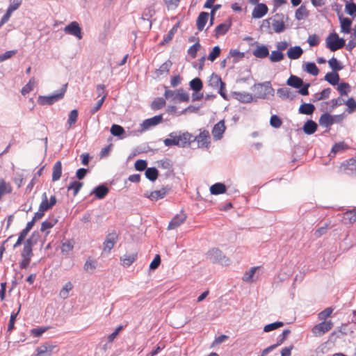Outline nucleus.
<instances>
[{"label":"nucleus","mask_w":356,"mask_h":356,"mask_svg":"<svg viewBox=\"0 0 356 356\" xmlns=\"http://www.w3.org/2000/svg\"><path fill=\"white\" fill-rule=\"evenodd\" d=\"M168 136L169 138L163 140L164 145L167 147H185L192 143L193 135L187 131H173L169 134Z\"/></svg>","instance_id":"f257e3e1"},{"label":"nucleus","mask_w":356,"mask_h":356,"mask_svg":"<svg viewBox=\"0 0 356 356\" xmlns=\"http://www.w3.org/2000/svg\"><path fill=\"white\" fill-rule=\"evenodd\" d=\"M67 83L62 86V87L57 92L48 96H39L38 98V102L40 105H52L56 102L61 100L67 91Z\"/></svg>","instance_id":"f03ea898"},{"label":"nucleus","mask_w":356,"mask_h":356,"mask_svg":"<svg viewBox=\"0 0 356 356\" xmlns=\"http://www.w3.org/2000/svg\"><path fill=\"white\" fill-rule=\"evenodd\" d=\"M252 90L255 98L263 99H266L269 95L273 96L275 92L270 81L254 84Z\"/></svg>","instance_id":"7ed1b4c3"},{"label":"nucleus","mask_w":356,"mask_h":356,"mask_svg":"<svg viewBox=\"0 0 356 356\" xmlns=\"http://www.w3.org/2000/svg\"><path fill=\"white\" fill-rule=\"evenodd\" d=\"M207 259L212 263L228 266L229 259L218 248H212L207 253Z\"/></svg>","instance_id":"20e7f679"},{"label":"nucleus","mask_w":356,"mask_h":356,"mask_svg":"<svg viewBox=\"0 0 356 356\" xmlns=\"http://www.w3.org/2000/svg\"><path fill=\"white\" fill-rule=\"evenodd\" d=\"M325 42L326 47L331 51L339 50L346 45V40L342 38H339L336 33L329 34L325 39Z\"/></svg>","instance_id":"39448f33"},{"label":"nucleus","mask_w":356,"mask_h":356,"mask_svg":"<svg viewBox=\"0 0 356 356\" xmlns=\"http://www.w3.org/2000/svg\"><path fill=\"white\" fill-rule=\"evenodd\" d=\"M39 237L38 233L34 232L31 236L24 243L23 250L21 253L22 258H30L33 256V246L36 244Z\"/></svg>","instance_id":"423d86ee"},{"label":"nucleus","mask_w":356,"mask_h":356,"mask_svg":"<svg viewBox=\"0 0 356 356\" xmlns=\"http://www.w3.org/2000/svg\"><path fill=\"white\" fill-rule=\"evenodd\" d=\"M164 96L166 99H172L179 102H188L189 101V95L184 92L183 88L177 90H165Z\"/></svg>","instance_id":"0eeeda50"},{"label":"nucleus","mask_w":356,"mask_h":356,"mask_svg":"<svg viewBox=\"0 0 356 356\" xmlns=\"http://www.w3.org/2000/svg\"><path fill=\"white\" fill-rule=\"evenodd\" d=\"M284 15L282 13H277L270 17L272 22V29L274 32L280 33L285 30L286 26L284 21Z\"/></svg>","instance_id":"6e6552de"},{"label":"nucleus","mask_w":356,"mask_h":356,"mask_svg":"<svg viewBox=\"0 0 356 356\" xmlns=\"http://www.w3.org/2000/svg\"><path fill=\"white\" fill-rule=\"evenodd\" d=\"M332 327L333 323L331 321H325L316 325L312 331L314 336L321 337L330 331Z\"/></svg>","instance_id":"1a4fd4ad"},{"label":"nucleus","mask_w":356,"mask_h":356,"mask_svg":"<svg viewBox=\"0 0 356 356\" xmlns=\"http://www.w3.org/2000/svg\"><path fill=\"white\" fill-rule=\"evenodd\" d=\"M58 350V347L55 344L46 343L37 349V356H51L52 354L57 353Z\"/></svg>","instance_id":"9d476101"},{"label":"nucleus","mask_w":356,"mask_h":356,"mask_svg":"<svg viewBox=\"0 0 356 356\" xmlns=\"http://www.w3.org/2000/svg\"><path fill=\"white\" fill-rule=\"evenodd\" d=\"M197 141L199 147L208 148L210 145V135L207 130L201 131L198 136H193L192 142Z\"/></svg>","instance_id":"9b49d317"},{"label":"nucleus","mask_w":356,"mask_h":356,"mask_svg":"<svg viewBox=\"0 0 356 356\" xmlns=\"http://www.w3.org/2000/svg\"><path fill=\"white\" fill-rule=\"evenodd\" d=\"M163 121V115H155L152 118L145 120L140 124L141 131H145L155 127Z\"/></svg>","instance_id":"f8f14e48"},{"label":"nucleus","mask_w":356,"mask_h":356,"mask_svg":"<svg viewBox=\"0 0 356 356\" xmlns=\"http://www.w3.org/2000/svg\"><path fill=\"white\" fill-rule=\"evenodd\" d=\"M63 31L65 33L74 35L79 40L83 37L81 29L79 23L76 22H70L64 28Z\"/></svg>","instance_id":"ddd939ff"},{"label":"nucleus","mask_w":356,"mask_h":356,"mask_svg":"<svg viewBox=\"0 0 356 356\" xmlns=\"http://www.w3.org/2000/svg\"><path fill=\"white\" fill-rule=\"evenodd\" d=\"M118 240V236L117 233L113 231L109 233L103 243V250L104 252H110L111 250L113 248L115 244L117 243Z\"/></svg>","instance_id":"4468645a"},{"label":"nucleus","mask_w":356,"mask_h":356,"mask_svg":"<svg viewBox=\"0 0 356 356\" xmlns=\"http://www.w3.org/2000/svg\"><path fill=\"white\" fill-rule=\"evenodd\" d=\"M334 118L342 120L341 115H331L327 113H323L319 118V124L324 127H329L334 123Z\"/></svg>","instance_id":"2eb2a0df"},{"label":"nucleus","mask_w":356,"mask_h":356,"mask_svg":"<svg viewBox=\"0 0 356 356\" xmlns=\"http://www.w3.org/2000/svg\"><path fill=\"white\" fill-rule=\"evenodd\" d=\"M56 204V198L54 195L51 196L49 200H48L47 193H44L42 194V200L39 208L41 211H46L51 209Z\"/></svg>","instance_id":"dca6fc26"},{"label":"nucleus","mask_w":356,"mask_h":356,"mask_svg":"<svg viewBox=\"0 0 356 356\" xmlns=\"http://www.w3.org/2000/svg\"><path fill=\"white\" fill-rule=\"evenodd\" d=\"M171 188L168 186L163 187L160 190L151 192L149 195H145L152 201H157L163 199L170 191Z\"/></svg>","instance_id":"f3484780"},{"label":"nucleus","mask_w":356,"mask_h":356,"mask_svg":"<svg viewBox=\"0 0 356 356\" xmlns=\"http://www.w3.org/2000/svg\"><path fill=\"white\" fill-rule=\"evenodd\" d=\"M225 129L224 120H220L216 124L211 131L213 139L215 140H220L222 138Z\"/></svg>","instance_id":"a211bd4d"},{"label":"nucleus","mask_w":356,"mask_h":356,"mask_svg":"<svg viewBox=\"0 0 356 356\" xmlns=\"http://www.w3.org/2000/svg\"><path fill=\"white\" fill-rule=\"evenodd\" d=\"M186 218V215L184 212L181 211L171 220V221L169 222L168 229H174L179 227L182 223H184Z\"/></svg>","instance_id":"6ab92c4d"},{"label":"nucleus","mask_w":356,"mask_h":356,"mask_svg":"<svg viewBox=\"0 0 356 356\" xmlns=\"http://www.w3.org/2000/svg\"><path fill=\"white\" fill-rule=\"evenodd\" d=\"M268 11V8L265 3H257L252 10V17L254 19L261 18L267 14Z\"/></svg>","instance_id":"aec40b11"},{"label":"nucleus","mask_w":356,"mask_h":356,"mask_svg":"<svg viewBox=\"0 0 356 356\" xmlns=\"http://www.w3.org/2000/svg\"><path fill=\"white\" fill-rule=\"evenodd\" d=\"M232 96L241 103H250L253 101V96L248 92H232Z\"/></svg>","instance_id":"412c9836"},{"label":"nucleus","mask_w":356,"mask_h":356,"mask_svg":"<svg viewBox=\"0 0 356 356\" xmlns=\"http://www.w3.org/2000/svg\"><path fill=\"white\" fill-rule=\"evenodd\" d=\"M252 54L258 58H264L269 56V50L266 45L259 44L252 51Z\"/></svg>","instance_id":"4be33fe9"},{"label":"nucleus","mask_w":356,"mask_h":356,"mask_svg":"<svg viewBox=\"0 0 356 356\" xmlns=\"http://www.w3.org/2000/svg\"><path fill=\"white\" fill-rule=\"evenodd\" d=\"M108 192L109 190L108 187L104 184H101L95 187L90 193V195L94 194L97 198L103 199Z\"/></svg>","instance_id":"5701e85b"},{"label":"nucleus","mask_w":356,"mask_h":356,"mask_svg":"<svg viewBox=\"0 0 356 356\" xmlns=\"http://www.w3.org/2000/svg\"><path fill=\"white\" fill-rule=\"evenodd\" d=\"M339 19L341 24V31L344 33H349L350 32L352 19L348 17H343L342 15H339Z\"/></svg>","instance_id":"b1692460"},{"label":"nucleus","mask_w":356,"mask_h":356,"mask_svg":"<svg viewBox=\"0 0 356 356\" xmlns=\"http://www.w3.org/2000/svg\"><path fill=\"white\" fill-rule=\"evenodd\" d=\"M209 19V13L207 12H201L197 17V21H196V26L197 29L199 31H202L207 21Z\"/></svg>","instance_id":"393cba45"},{"label":"nucleus","mask_w":356,"mask_h":356,"mask_svg":"<svg viewBox=\"0 0 356 356\" xmlns=\"http://www.w3.org/2000/svg\"><path fill=\"white\" fill-rule=\"evenodd\" d=\"M303 53L302 48L300 46H295L290 47L287 51V56L292 60L299 58Z\"/></svg>","instance_id":"a878e982"},{"label":"nucleus","mask_w":356,"mask_h":356,"mask_svg":"<svg viewBox=\"0 0 356 356\" xmlns=\"http://www.w3.org/2000/svg\"><path fill=\"white\" fill-rule=\"evenodd\" d=\"M231 26V22H227L222 23L217 26L215 29V37L218 38L220 35H223L229 31Z\"/></svg>","instance_id":"bb28decb"},{"label":"nucleus","mask_w":356,"mask_h":356,"mask_svg":"<svg viewBox=\"0 0 356 356\" xmlns=\"http://www.w3.org/2000/svg\"><path fill=\"white\" fill-rule=\"evenodd\" d=\"M303 80L296 75H291L286 81V84L288 86L296 89L301 87L303 85Z\"/></svg>","instance_id":"cd10ccee"},{"label":"nucleus","mask_w":356,"mask_h":356,"mask_svg":"<svg viewBox=\"0 0 356 356\" xmlns=\"http://www.w3.org/2000/svg\"><path fill=\"white\" fill-rule=\"evenodd\" d=\"M332 90L330 88H327L324 90H323L321 92H317L313 95V97L312 99V101L313 102L326 99H328L330 94H331Z\"/></svg>","instance_id":"c85d7f7f"},{"label":"nucleus","mask_w":356,"mask_h":356,"mask_svg":"<svg viewBox=\"0 0 356 356\" xmlns=\"http://www.w3.org/2000/svg\"><path fill=\"white\" fill-rule=\"evenodd\" d=\"M344 223L353 224L356 221V208L348 210L343 214Z\"/></svg>","instance_id":"c756f323"},{"label":"nucleus","mask_w":356,"mask_h":356,"mask_svg":"<svg viewBox=\"0 0 356 356\" xmlns=\"http://www.w3.org/2000/svg\"><path fill=\"white\" fill-rule=\"evenodd\" d=\"M172 63L170 60H166L163 63L159 69L155 71V74L157 77L163 76L168 73Z\"/></svg>","instance_id":"7c9ffc66"},{"label":"nucleus","mask_w":356,"mask_h":356,"mask_svg":"<svg viewBox=\"0 0 356 356\" xmlns=\"http://www.w3.org/2000/svg\"><path fill=\"white\" fill-rule=\"evenodd\" d=\"M209 84L214 88L220 86L225 87V83L222 81L220 76L214 73L211 75L209 80Z\"/></svg>","instance_id":"2f4dec72"},{"label":"nucleus","mask_w":356,"mask_h":356,"mask_svg":"<svg viewBox=\"0 0 356 356\" xmlns=\"http://www.w3.org/2000/svg\"><path fill=\"white\" fill-rule=\"evenodd\" d=\"M302 129L306 134H313L317 129V124L314 121L309 120L305 123Z\"/></svg>","instance_id":"473e14b6"},{"label":"nucleus","mask_w":356,"mask_h":356,"mask_svg":"<svg viewBox=\"0 0 356 356\" xmlns=\"http://www.w3.org/2000/svg\"><path fill=\"white\" fill-rule=\"evenodd\" d=\"M226 191V186L222 183H216L210 187L211 193L215 195L223 194Z\"/></svg>","instance_id":"72a5a7b5"},{"label":"nucleus","mask_w":356,"mask_h":356,"mask_svg":"<svg viewBox=\"0 0 356 356\" xmlns=\"http://www.w3.org/2000/svg\"><path fill=\"white\" fill-rule=\"evenodd\" d=\"M324 79L326 81H327L330 84H331L332 86H336V85L339 84L340 78H339V75L337 72H327L325 74Z\"/></svg>","instance_id":"f704fd0d"},{"label":"nucleus","mask_w":356,"mask_h":356,"mask_svg":"<svg viewBox=\"0 0 356 356\" xmlns=\"http://www.w3.org/2000/svg\"><path fill=\"white\" fill-rule=\"evenodd\" d=\"M62 174V164L60 161L55 163L53 166V172H52V181H58Z\"/></svg>","instance_id":"c9c22d12"},{"label":"nucleus","mask_w":356,"mask_h":356,"mask_svg":"<svg viewBox=\"0 0 356 356\" xmlns=\"http://www.w3.org/2000/svg\"><path fill=\"white\" fill-rule=\"evenodd\" d=\"M315 111V106L311 103H304L299 107L298 111L301 114L312 115Z\"/></svg>","instance_id":"e433bc0d"},{"label":"nucleus","mask_w":356,"mask_h":356,"mask_svg":"<svg viewBox=\"0 0 356 356\" xmlns=\"http://www.w3.org/2000/svg\"><path fill=\"white\" fill-rule=\"evenodd\" d=\"M309 15V12L304 5H301L295 13V17L298 20L306 19Z\"/></svg>","instance_id":"4c0bfd02"},{"label":"nucleus","mask_w":356,"mask_h":356,"mask_svg":"<svg viewBox=\"0 0 356 356\" xmlns=\"http://www.w3.org/2000/svg\"><path fill=\"white\" fill-rule=\"evenodd\" d=\"M347 148V145L345 144L343 142H340L335 143L332 147L330 154H329L330 156H334V155L337 153L342 152Z\"/></svg>","instance_id":"58836bf2"},{"label":"nucleus","mask_w":356,"mask_h":356,"mask_svg":"<svg viewBox=\"0 0 356 356\" xmlns=\"http://www.w3.org/2000/svg\"><path fill=\"white\" fill-rule=\"evenodd\" d=\"M345 1V12L353 17L356 13V3L353 2V0H344Z\"/></svg>","instance_id":"ea45409f"},{"label":"nucleus","mask_w":356,"mask_h":356,"mask_svg":"<svg viewBox=\"0 0 356 356\" xmlns=\"http://www.w3.org/2000/svg\"><path fill=\"white\" fill-rule=\"evenodd\" d=\"M145 177L151 181H154L158 178L159 172L154 167L147 168L145 170Z\"/></svg>","instance_id":"a19ab883"},{"label":"nucleus","mask_w":356,"mask_h":356,"mask_svg":"<svg viewBox=\"0 0 356 356\" xmlns=\"http://www.w3.org/2000/svg\"><path fill=\"white\" fill-rule=\"evenodd\" d=\"M277 95L283 99H293L295 95H292L290 88H280L277 90Z\"/></svg>","instance_id":"79ce46f5"},{"label":"nucleus","mask_w":356,"mask_h":356,"mask_svg":"<svg viewBox=\"0 0 356 356\" xmlns=\"http://www.w3.org/2000/svg\"><path fill=\"white\" fill-rule=\"evenodd\" d=\"M189 86L194 92H199L202 90L203 83L200 78L196 77L190 81Z\"/></svg>","instance_id":"37998d69"},{"label":"nucleus","mask_w":356,"mask_h":356,"mask_svg":"<svg viewBox=\"0 0 356 356\" xmlns=\"http://www.w3.org/2000/svg\"><path fill=\"white\" fill-rule=\"evenodd\" d=\"M328 64L334 72H337L343 69L341 63L334 57H332L328 60Z\"/></svg>","instance_id":"c03bdc74"},{"label":"nucleus","mask_w":356,"mask_h":356,"mask_svg":"<svg viewBox=\"0 0 356 356\" xmlns=\"http://www.w3.org/2000/svg\"><path fill=\"white\" fill-rule=\"evenodd\" d=\"M284 58V54L278 50L272 51L269 55V59L272 63H277L282 61Z\"/></svg>","instance_id":"a18cd8bd"},{"label":"nucleus","mask_w":356,"mask_h":356,"mask_svg":"<svg viewBox=\"0 0 356 356\" xmlns=\"http://www.w3.org/2000/svg\"><path fill=\"white\" fill-rule=\"evenodd\" d=\"M73 286L70 282H67L61 289L59 296L63 299H66L69 296V292L72 289Z\"/></svg>","instance_id":"49530a36"},{"label":"nucleus","mask_w":356,"mask_h":356,"mask_svg":"<svg viewBox=\"0 0 356 356\" xmlns=\"http://www.w3.org/2000/svg\"><path fill=\"white\" fill-rule=\"evenodd\" d=\"M350 86L348 83H341L338 84L337 90L340 94V96H347L350 92Z\"/></svg>","instance_id":"de8ad7c7"},{"label":"nucleus","mask_w":356,"mask_h":356,"mask_svg":"<svg viewBox=\"0 0 356 356\" xmlns=\"http://www.w3.org/2000/svg\"><path fill=\"white\" fill-rule=\"evenodd\" d=\"M346 106V112L348 113H353L356 112V101L353 97L348 98L345 101L344 104Z\"/></svg>","instance_id":"09e8293b"},{"label":"nucleus","mask_w":356,"mask_h":356,"mask_svg":"<svg viewBox=\"0 0 356 356\" xmlns=\"http://www.w3.org/2000/svg\"><path fill=\"white\" fill-rule=\"evenodd\" d=\"M258 268L259 267L257 266L252 267L248 271L244 273L242 280L246 282H252V277Z\"/></svg>","instance_id":"8fccbe9b"},{"label":"nucleus","mask_w":356,"mask_h":356,"mask_svg":"<svg viewBox=\"0 0 356 356\" xmlns=\"http://www.w3.org/2000/svg\"><path fill=\"white\" fill-rule=\"evenodd\" d=\"M305 71L313 75L316 76L319 72V70L314 63H307L305 64Z\"/></svg>","instance_id":"3c124183"},{"label":"nucleus","mask_w":356,"mask_h":356,"mask_svg":"<svg viewBox=\"0 0 356 356\" xmlns=\"http://www.w3.org/2000/svg\"><path fill=\"white\" fill-rule=\"evenodd\" d=\"M20 309H21V305L19 304L17 311L16 312H13L11 313L9 323L8 325V332H10L13 330L14 326H15V322L16 318L20 311Z\"/></svg>","instance_id":"603ef678"},{"label":"nucleus","mask_w":356,"mask_h":356,"mask_svg":"<svg viewBox=\"0 0 356 356\" xmlns=\"http://www.w3.org/2000/svg\"><path fill=\"white\" fill-rule=\"evenodd\" d=\"M272 26V22L271 19L268 18L264 20H263L262 24L261 25V29L263 31H265L268 33L271 34L273 33V29L271 28Z\"/></svg>","instance_id":"864d4df0"},{"label":"nucleus","mask_w":356,"mask_h":356,"mask_svg":"<svg viewBox=\"0 0 356 356\" xmlns=\"http://www.w3.org/2000/svg\"><path fill=\"white\" fill-rule=\"evenodd\" d=\"M284 325V323L281 321H276L270 324H268L264 326V331L265 332H269L273 330H275L277 328H280Z\"/></svg>","instance_id":"5fc2aeb1"},{"label":"nucleus","mask_w":356,"mask_h":356,"mask_svg":"<svg viewBox=\"0 0 356 356\" xmlns=\"http://www.w3.org/2000/svg\"><path fill=\"white\" fill-rule=\"evenodd\" d=\"M136 259V255L134 254L124 255L122 257H121V261L123 266L128 267L135 261Z\"/></svg>","instance_id":"6e6d98bb"},{"label":"nucleus","mask_w":356,"mask_h":356,"mask_svg":"<svg viewBox=\"0 0 356 356\" xmlns=\"http://www.w3.org/2000/svg\"><path fill=\"white\" fill-rule=\"evenodd\" d=\"M83 186V183L79 182L77 181H72L70 185L67 186V190H73L74 191V195H76L77 193L81 190V187Z\"/></svg>","instance_id":"4d7b16f0"},{"label":"nucleus","mask_w":356,"mask_h":356,"mask_svg":"<svg viewBox=\"0 0 356 356\" xmlns=\"http://www.w3.org/2000/svg\"><path fill=\"white\" fill-rule=\"evenodd\" d=\"M165 104V101L163 98L159 97L155 99L151 104V108L153 110H159L163 107Z\"/></svg>","instance_id":"13d9d810"},{"label":"nucleus","mask_w":356,"mask_h":356,"mask_svg":"<svg viewBox=\"0 0 356 356\" xmlns=\"http://www.w3.org/2000/svg\"><path fill=\"white\" fill-rule=\"evenodd\" d=\"M111 133L114 136H121L124 134V129L118 124H113L111 127Z\"/></svg>","instance_id":"bf43d9fd"},{"label":"nucleus","mask_w":356,"mask_h":356,"mask_svg":"<svg viewBox=\"0 0 356 356\" xmlns=\"http://www.w3.org/2000/svg\"><path fill=\"white\" fill-rule=\"evenodd\" d=\"M56 219H51L49 220H44L42 222L40 231L44 232L48 229L53 227L57 222Z\"/></svg>","instance_id":"052dcab7"},{"label":"nucleus","mask_w":356,"mask_h":356,"mask_svg":"<svg viewBox=\"0 0 356 356\" xmlns=\"http://www.w3.org/2000/svg\"><path fill=\"white\" fill-rule=\"evenodd\" d=\"M200 47L201 45L197 41L196 43H195L193 45L189 47V49H188V54L193 58H195L197 56V52L198 50H200Z\"/></svg>","instance_id":"680f3d73"},{"label":"nucleus","mask_w":356,"mask_h":356,"mask_svg":"<svg viewBox=\"0 0 356 356\" xmlns=\"http://www.w3.org/2000/svg\"><path fill=\"white\" fill-rule=\"evenodd\" d=\"M78 115H79V113H78V111L76 109H74L70 111V113L69 114L68 120H67V123L69 124V125L70 127L76 122L77 118H78Z\"/></svg>","instance_id":"e2e57ef3"},{"label":"nucleus","mask_w":356,"mask_h":356,"mask_svg":"<svg viewBox=\"0 0 356 356\" xmlns=\"http://www.w3.org/2000/svg\"><path fill=\"white\" fill-rule=\"evenodd\" d=\"M229 56L234 58V62L236 63L244 57V53L240 52L238 49H231Z\"/></svg>","instance_id":"0e129e2a"},{"label":"nucleus","mask_w":356,"mask_h":356,"mask_svg":"<svg viewBox=\"0 0 356 356\" xmlns=\"http://www.w3.org/2000/svg\"><path fill=\"white\" fill-rule=\"evenodd\" d=\"M220 54V48L218 46H216L213 48L211 51L209 53L208 59L211 62L214 61Z\"/></svg>","instance_id":"69168bd1"},{"label":"nucleus","mask_w":356,"mask_h":356,"mask_svg":"<svg viewBox=\"0 0 356 356\" xmlns=\"http://www.w3.org/2000/svg\"><path fill=\"white\" fill-rule=\"evenodd\" d=\"M282 124V121L280 117L276 115H273L270 117V124L274 128H280Z\"/></svg>","instance_id":"338daca9"},{"label":"nucleus","mask_w":356,"mask_h":356,"mask_svg":"<svg viewBox=\"0 0 356 356\" xmlns=\"http://www.w3.org/2000/svg\"><path fill=\"white\" fill-rule=\"evenodd\" d=\"M157 165L159 168H161L166 170H170L172 166L171 161L168 159L158 161Z\"/></svg>","instance_id":"774afa93"}]
</instances>
